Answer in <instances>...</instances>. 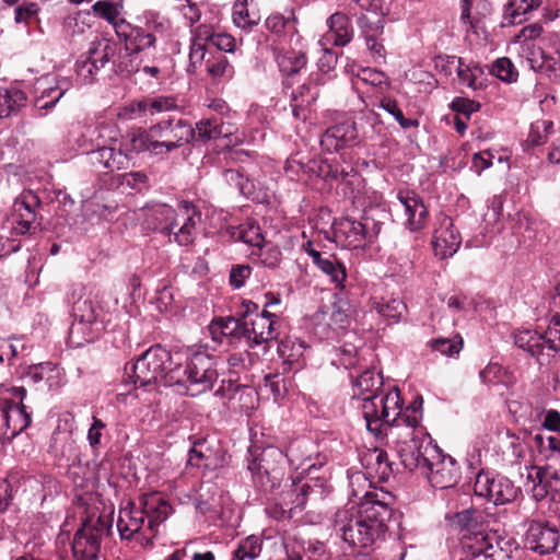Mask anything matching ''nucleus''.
<instances>
[{"instance_id": "obj_1", "label": "nucleus", "mask_w": 560, "mask_h": 560, "mask_svg": "<svg viewBox=\"0 0 560 560\" xmlns=\"http://www.w3.org/2000/svg\"><path fill=\"white\" fill-rule=\"evenodd\" d=\"M385 504L377 493L368 492L362 510L354 508L336 513L335 529L352 547L366 548L384 534Z\"/></svg>"}, {"instance_id": "obj_2", "label": "nucleus", "mask_w": 560, "mask_h": 560, "mask_svg": "<svg viewBox=\"0 0 560 560\" xmlns=\"http://www.w3.org/2000/svg\"><path fill=\"white\" fill-rule=\"evenodd\" d=\"M114 131V126L106 122L97 125L72 126L69 132V142H73L77 148L86 155L88 163L97 171L109 173V167H115L124 160L120 153H115V147L112 142L116 139L112 136L106 138L105 132Z\"/></svg>"}, {"instance_id": "obj_3", "label": "nucleus", "mask_w": 560, "mask_h": 560, "mask_svg": "<svg viewBox=\"0 0 560 560\" xmlns=\"http://www.w3.org/2000/svg\"><path fill=\"white\" fill-rule=\"evenodd\" d=\"M417 424L418 419L415 416H402L400 411L397 412V417L394 418L392 423L387 420V427H390V434L398 438L396 453L400 465L408 471H413L415 469L421 471L424 466V450L429 445H436L429 434L415 435V427Z\"/></svg>"}, {"instance_id": "obj_4", "label": "nucleus", "mask_w": 560, "mask_h": 560, "mask_svg": "<svg viewBox=\"0 0 560 560\" xmlns=\"http://www.w3.org/2000/svg\"><path fill=\"white\" fill-rule=\"evenodd\" d=\"M175 366L171 352L162 346H153L143 352L135 363L125 368L126 375L136 387L152 384L174 386L170 375Z\"/></svg>"}, {"instance_id": "obj_5", "label": "nucleus", "mask_w": 560, "mask_h": 560, "mask_svg": "<svg viewBox=\"0 0 560 560\" xmlns=\"http://www.w3.org/2000/svg\"><path fill=\"white\" fill-rule=\"evenodd\" d=\"M218 376L214 359L205 352H196L185 366L175 364L168 381L183 387L188 395L198 396L210 390Z\"/></svg>"}, {"instance_id": "obj_6", "label": "nucleus", "mask_w": 560, "mask_h": 560, "mask_svg": "<svg viewBox=\"0 0 560 560\" xmlns=\"http://www.w3.org/2000/svg\"><path fill=\"white\" fill-rule=\"evenodd\" d=\"M247 468L252 474L254 482L265 491H272L284 480L287 465L294 462L293 447L290 454H284L277 447H267L258 455L250 454Z\"/></svg>"}, {"instance_id": "obj_7", "label": "nucleus", "mask_w": 560, "mask_h": 560, "mask_svg": "<svg viewBox=\"0 0 560 560\" xmlns=\"http://www.w3.org/2000/svg\"><path fill=\"white\" fill-rule=\"evenodd\" d=\"M73 323L69 330V342L81 347L93 341L105 329L104 318L90 299H80L73 305Z\"/></svg>"}, {"instance_id": "obj_8", "label": "nucleus", "mask_w": 560, "mask_h": 560, "mask_svg": "<svg viewBox=\"0 0 560 560\" xmlns=\"http://www.w3.org/2000/svg\"><path fill=\"white\" fill-rule=\"evenodd\" d=\"M156 156H165L172 151L195 140V129L185 119L168 118L151 126Z\"/></svg>"}, {"instance_id": "obj_9", "label": "nucleus", "mask_w": 560, "mask_h": 560, "mask_svg": "<svg viewBox=\"0 0 560 560\" xmlns=\"http://www.w3.org/2000/svg\"><path fill=\"white\" fill-rule=\"evenodd\" d=\"M25 397L26 389L22 386L0 390L1 411L5 427L10 432V434H7L8 441L28 428L32 422L28 407L24 404Z\"/></svg>"}, {"instance_id": "obj_10", "label": "nucleus", "mask_w": 560, "mask_h": 560, "mask_svg": "<svg viewBox=\"0 0 560 560\" xmlns=\"http://www.w3.org/2000/svg\"><path fill=\"white\" fill-rule=\"evenodd\" d=\"M109 529L110 524L106 517L89 516L74 535L72 542L74 556L80 560H97L102 540Z\"/></svg>"}, {"instance_id": "obj_11", "label": "nucleus", "mask_w": 560, "mask_h": 560, "mask_svg": "<svg viewBox=\"0 0 560 560\" xmlns=\"http://www.w3.org/2000/svg\"><path fill=\"white\" fill-rule=\"evenodd\" d=\"M424 455L421 474L427 477L432 487L447 489L458 482V469L454 459L444 455L438 445H429L424 450Z\"/></svg>"}, {"instance_id": "obj_12", "label": "nucleus", "mask_w": 560, "mask_h": 560, "mask_svg": "<svg viewBox=\"0 0 560 560\" xmlns=\"http://www.w3.org/2000/svg\"><path fill=\"white\" fill-rule=\"evenodd\" d=\"M40 206L42 201L33 190H24L15 198L9 219L12 236L36 233L39 226L37 210Z\"/></svg>"}, {"instance_id": "obj_13", "label": "nucleus", "mask_w": 560, "mask_h": 560, "mask_svg": "<svg viewBox=\"0 0 560 560\" xmlns=\"http://www.w3.org/2000/svg\"><path fill=\"white\" fill-rule=\"evenodd\" d=\"M170 212L174 213L175 218L161 233L167 236L173 234L178 245H192L202 220L201 211L192 202L185 200L178 203L175 211Z\"/></svg>"}, {"instance_id": "obj_14", "label": "nucleus", "mask_w": 560, "mask_h": 560, "mask_svg": "<svg viewBox=\"0 0 560 560\" xmlns=\"http://www.w3.org/2000/svg\"><path fill=\"white\" fill-rule=\"evenodd\" d=\"M118 44L112 38H96L91 43L89 56L85 60L77 62V72L85 82L92 83L94 74L105 68L109 62L116 67L114 57L118 51Z\"/></svg>"}, {"instance_id": "obj_15", "label": "nucleus", "mask_w": 560, "mask_h": 560, "mask_svg": "<svg viewBox=\"0 0 560 560\" xmlns=\"http://www.w3.org/2000/svg\"><path fill=\"white\" fill-rule=\"evenodd\" d=\"M382 223L369 217L363 222L353 219H342L334 223V238L337 245H353L354 243L366 240L372 243L373 237L381 232Z\"/></svg>"}, {"instance_id": "obj_16", "label": "nucleus", "mask_w": 560, "mask_h": 560, "mask_svg": "<svg viewBox=\"0 0 560 560\" xmlns=\"http://www.w3.org/2000/svg\"><path fill=\"white\" fill-rule=\"evenodd\" d=\"M475 494L483 497L495 505L514 501L520 489L504 476L491 477L487 472H479L474 485Z\"/></svg>"}, {"instance_id": "obj_17", "label": "nucleus", "mask_w": 560, "mask_h": 560, "mask_svg": "<svg viewBox=\"0 0 560 560\" xmlns=\"http://www.w3.org/2000/svg\"><path fill=\"white\" fill-rule=\"evenodd\" d=\"M387 212L394 217L404 213L405 224L410 231H417L424 226L428 220V209L422 200L413 191L399 190L396 199L390 201Z\"/></svg>"}, {"instance_id": "obj_18", "label": "nucleus", "mask_w": 560, "mask_h": 560, "mask_svg": "<svg viewBox=\"0 0 560 560\" xmlns=\"http://www.w3.org/2000/svg\"><path fill=\"white\" fill-rule=\"evenodd\" d=\"M154 144V139L151 137V126L148 129H131L121 138L119 147L115 148V153H120L124 160L115 167H109V173L128 168L133 155L142 152H150V154L156 156Z\"/></svg>"}, {"instance_id": "obj_19", "label": "nucleus", "mask_w": 560, "mask_h": 560, "mask_svg": "<svg viewBox=\"0 0 560 560\" xmlns=\"http://www.w3.org/2000/svg\"><path fill=\"white\" fill-rule=\"evenodd\" d=\"M139 503L148 520V525L143 529L142 539L145 546L151 545L159 533V526L167 520L172 512L168 501L159 492L144 493L139 498Z\"/></svg>"}, {"instance_id": "obj_20", "label": "nucleus", "mask_w": 560, "mask_h": 560, "mask_svg": "<svg viewBox=\"0 0 560 560\" xmlns=\"http://www.w3.org/2000/svg\"><path fill=\"white\" fill-rule=\"evenodd\" d=\"M359 78L370 88L365 91V104L370 107L368 120L377 132L382 131V115L376 109H385V91L383 84L385 83V74L375 69H362Z\"/></svg>"}, {"instance_id": "obj_21", "label": "nucleus", "mask_w": 560, "mask_h": 560, "mask_svg": "<svg viewBox=\"0 0 560 560\" xmlns=\"http://www.w3.org/2000/svg\"><path fill=\"white\" fill-rule=\"evenodd\" d=\"M526 544L536 553H552L560 548V528L548 521H530L526 530Z\"/></svg>"}, {"instance_id": "obj_22", "label": "nucleus", "mask_w": 560, "mask_h": 560, "mask_svg": "<svg viewBox=\"0 0 560 560\" xmlns=\"http://www.w3.org/2000/svg\"><path fill=\"white\" fill-rule=\"evenodd\" d=\"M462 542L470 551V556L462 560H493V551L499 547V535L482 524L471 534H463Z\"/></svg>"}, {"instance_id": "obj_23", "label": "nucleus", "mask_w": 560, "mask_h": 560, "mask_svg": "<svg viewBox=\"0 0 560 560\" xmlns=\"http://www.w3.org/2000/svg\"><path fill=\"white\" fill-rule=\"evenodd\" d=\"M225 451L215 439H202L194 443L189 451L191 466L214 470L225 465Z\"/></svg>"}, {"instance_id": "obj_24", "label": "nucleus", "mask_w": 560, "mask_h": 560, "mask_svg": "<svg viewBox=\"0 0 560 560\" xmlns=\"http://www.w3.org/2000/svg\"><path fill=\"white\" fill-rule=\"evenodd\" d=\"M278 317L267 311L255 314L249 322L246 320L245 338L255 345L275 340L278 336Z\"/></svg>"}, {"instance_id": "obj_25", "label": "nucleus", "mask_w": 560, "mask_h": 560, "mask_svg": "<svg viewBox=\"0 0 560 560\" xmlns=\"http://www.w3.org/2000/svg\"><path fill=\"white\" fill-rule=\"evenodd\" d=\"M358 138L355 122L346 119L329 128L320 137V145L327 152H336L351 145Z\"/></svg>"}, {"instance_id": "obj_26", "label": "nucleus", "mask_w": 560, "mask_h": 560, "mask_svg": "<svg viewBox=\"0 0 560 560\" xmlns=\"http://www.w3.org/2000/svg\"><path fill=\"white\" fill-rule=\"evenodd\" d=\"M224 180L240 190V192L257 203H265L269 201V194L264 188H257L255 183L250 180L244 168H228L223 172Z\"/></svg>"}, {"instance_id": "obj_27", "label": "nucleus", "mask_w": 560, "mask_h": 560, "mask_svg": "<svg viewBox=\"0 0 560 560\" xmlns=\"http://www.w3.org/2000/svg\"><path fill=\"white\" fill-rule=\"evenodd\" d=\"M328 32L324 38L331 42L335 46L343 47L348 45L354 35L353 25L348 14L335 12L327 19Z\"/></svg>"}, {"instance_id": "obj_28", "label": "nucleus", "mask_w": 560, "mask_h": 560, "mask_svg": "<svg viewBox=\"0 0 560 560\" xmlns=\"http://www.w3.org/2000/svg\"><path fill=\"white\" fill-rule=\"evenodd\" d=\"M319 96L318 82L310 78L291 94L290 106L292 114L296 119L305 120L307 118L308 106Z\"/></svg>"}, {"instance_id": "obj_29", "label": "nucleus", "mask_w": 560, "mask_h": 560, "mask_svg": "<svg viewBox=\"0 0 560 560\" xmlns=\"http://www.w3.org/2000/svg\"><path fill=\"white\" fill-rule=\"evenodd\" d=\"M144 513L141 505L138 506L133 502H129L120 509L117 521V528L122 539H130L139 534L144 525Z\"/></svg>"}, {"instance_id": "obj_30", "label": "nucleus", "mask_w": 560, "mask_h": 560, "mask_svg": "<svg viewBox=\"0 0 560 560\" xmlns=\"http://www.w3.org/2000/svg\"><path fill=\"white\" fill-rule=\"evenodd\" d=\"M363 416L368 430L376 438L381 436L385 424V395L364 398Z\"/></svg>"}, {"instance_id": "obj_31", "label": "nucleus", "mask_w": 560, "mask_h": 560, "mask_svg": "<svg viewBox=\"0 0 560 560\" xmlns=\"http://www.w3.org/2000/svg\"><path fill=\"white\" fill-rule=\"evenodd\" d=\"M194 129L196 133L195 140L202 142L217 140L232 133L231 128L225 126L222 118L218 116L199 120Z\"/></svg>"}, {"instance_id": "obj_32", "label": "nucleus", "mask_w": 560, "mask_h": 560, "mask_svg": "<svg viewBox=\"0 0 560 560\" xmlns=\"http://www.w3.org/2000/svg\"><path fill=\"white\" fill-rule=\"evenodd\" d=\"M514 343L517 348L527 352L533 358H536V360L541 363L540 355L547 345L545 335L530 329L517 330L514 334Z\"/></svg>"}, {"instance_id": "obj_33", "label": "nucleus", "mask_w": 560, "mask_h": 560, "mask_svg": "<svg viewBox=\"0 0 560 560\" xmlns=\"http://www.w3.org/2000/svg\"><path fill=\"white\" fill-rule=\"evenodd\" d=\"M228 233L232 241L243 242L245 245H264L265 237L259 224L254 219H247L237 226H231Z\"/></svg>"}, {"instance_id": "obj_34", "label": "nucleus", "mask_w": 560, "mask_h": 560, "mask_svg": "<svg viewBox=\"0 0 560 560\" xmlns=\"http://www.w3.org/2000/svg\"><path fill=\"white\" fill-rule=\"evenodd\" d=\"M544 2L545 0H509L504 8V20L510 24H520L523 20H517L518 18L524 16L527 20V15L538 10Z\"/></svg>"}, {"instance_id": "obj_35", "label": "nucleus", "mask_w": 560, "mask_h": 560, "mask_svg": "<svg viewBox=\"0 0 560 560\" xmlns=\"http://www.w3.org/2000/svg\"><path fill=\"white\" fill-rule=\"evenodd\" d=\"M298 18L293 10L289 11L288 15L281 13L270 14L265 22L266 28L277 36L294 35L298 33L296 28Z\"/></svg>"}, {"instance_id": "obj_36", "label": "nucleus", "mask_w": 560, "mask_h": 560, "mask_svg": "<svg viewBox=\"0 0 560 560\" xmlns=\"http://www.w3.org/2000/svg\"><path fill=\"white\" fill-rule=\"evenodd\" d=\"M25 102L26 94L22 90L0 86V119L16 113Z\"/></svg>"}, {"instance_id": "obj_37", "label": "nucleus", "mask_w": 560, "mask_h": 560, "mask_svg": "<svg viewBox=\"0 0 560 560\" xmlns=\"http://www.w3.org/2000/svg\"><path fill=\"white\" fill-rule=\"evenodd\" d=\"M210 330L212 334L220 332L222 336L240 339L245 337L246 319L221 317L211 323Z\"/></svg>"}, {"instance_id": "obj_38", "label": "nucleus", "mask_w": 560, "mask_h": 560, "mask_svg": "<svg viewBox=\"0 0 560 560\" xmlns=\"http://www.w3.org/2000/svg\"><path fill=\"white\" fill-rule=\"evenodd\" d=\"M308 170L311 176L319 177L324 180H337L339 177L346 178L347 173L340 170L338 162L329 160H311Z\"/></svg>"}, {"instance_id": "obj_39", "label": "nucleus", "mask_w": 560, "mask_h": 560, "mask_svg": "<svg viewBox=\"0 0 560 560\" xmlns=\"http://www.w3.org/2000/svg\"><path fill=\"white\" fill-rule=\"evenodd\" d=\"M290 489L282 493L287 500L284 503L289 506V512L293 515L298 511H302L305 508L307 497L313 492L312 487L308 483L295 485L291 483Z\"/></svg>"}, {"instance_id": "obj_40", "label": "nucleus", "mask_w": 560, "mask_h": 560, "mask_svg": "<svg viewBox=\"0 0 560 560\" xmlns=\"http://www.w3.org/2000/svg\"><path fill=\"white\" fill-rule=\"evenodd\" d=\"M307 253L313 258L315 265H317L325 273H327L331 281L341 284L346 279V270L343 266L329 258H323L318 252L313 247H306Z\"/></svg>"}, {"instance_id": "obj_41", "label": "nucleus", "mask_w": 560, "mask_h": 560, "mask_svg": "<svg viewBox=\"0 0 560 560\" xmlns=\"http://www.w3.org/2000/svg\"><path fill=\"white\" fill-rule=\"evenodd\" d=\"M232 18L237 27L247 32L260 22V16L256 12H249L247 0H236L233 5Z\"/></svg>"}, {"instance_id": "obj_42", "label": "nucleus", "mask_w": 560, "mask_h": 560, "mask_svg": "<svg viewBox=\"0 0 560 560\" xmlns=\"http://www.w3.org/2000/svg\"><path fill=\"white\" fill-rule=\"evenodd\" d=\"M383 27L380 24V20L372 16L368 19V26H363V33L368 48L376 56L382 57L384 45H383Z\"/></svg>"}, {"instance_id": "obj_43", "label": "nucleus", "mask_w": 560, "mask_h": 560, "mask_svg": "<svg viewBox=\"0 0 560 560\" xmlns=\"http://www.w3.org/2000/svg\"><path fill=\"white\" fill-rule=\"evenodd\" d=\"M277 62L280 71L290 77L300 72L306 66L307 58L302 51L290 50L278 55Z\"/></svg>"}, {"instance_id": "obj_44", "label": "nucleus", "mask_w": 560, "mask_h": 560, "mask_svg": "<svg viewBox=\"0 0 560 560\" xmlns=\"http://www.w3.org/2000/svg\"><path fill=\"white\" fill-rule=\"evenodd\" d=\"M555 305L560 306V282L555 288L552 296ZM547 347L552 351H560V315H555L545 332Z\"/></svg>"}, {"instance_id": "obj_45", "label": "nucleus", "mask_w": 560, "mask_h": 560, "mask_svg": "<svg viewBox=\"0 0 560 560\" xmlns=\"http://www.w3.org/2000/svg\"><path fill=\"white\" fill-rule=\"evenodd\" d=\"M553 131V121L540 119L530 125L526 139L527 147H539L547 142L549 135Z\"/></svg>"}, {"instance_id": "obj_46", "label": "nucleus", "mask_w": 560, "mask_h": 560, "mask_svg": "<svg viewBox=\"0 0 560 560\" xmlns=\"http://www.w3.org/2000/svg\"><path fill=\"white\" fill-rule=\"evenodd\" d=\"M482 514L475 510H464L454 516V523L460 528L463 534H471L478 527H482Z\"/></svg>"}, {"instance_id": "obj_47", "label": "nucleus", "mask_w": 560, "mask_h": 560, "mask_svg": "<svg viewBox=\"0 0 560 560\" xmlns=\"http://www.w3.org/2000/svg\"><path fill=\"white\" fill-rule=\"evenodd\" d=\"M261 552V542L255 536L243 539L233 552L232 560H255Z\"/></svg>"}, {"instance_id": "obj_48", "label": "nucleus", "mask_w": 560, "mask_h": 560, "mask_svg": "<svg viewBox=\"0 0 560 560\" xmlns=\"http://www.w3.org/2000/svg\"><path fill=\"white\" fill-rule=\"evenodd\" d=\"M206 69L213 80L229 79L234 74V68L225 56L219 55L206 61Z\"/></svg>"}, {"instance_id": "obj_49", "label": "nucleus", "mask_w": 560, "mask_h": 560, "mask_svg": "<svg viewBox=\"0 0 560 560\" xmlns=\"http://www.w3.org/2000/svg\"><path fill=\"white\" fill-rule=\"evenodd\" d=\"M463 345L464 341L459 335L451 338H436L430 343L432 350L447 357L457 355L462 351Z\"/></svg>"}, {"instance_id": "obj_50", "label": "nucleus", "mask_w": 560, "mask_h": 560, "mask_svg": "<svg viewBox=\"0 0 560 560\" xmlns=\"http://www.w3.org/2000/svg\"><path fill=\"white\" fill-rule=\"evenodd\" d=\"M310 164L311 160L304 162L298 155H291L285 162L284 172L290 179L300 180L304 175L311 176Z\"/></svg>"}, {"instance_id": "obj_51", "label": "nucleus", "mask_w": 560, "mask_h": 560, "mask_svg": "<svg viewBox=\"0 0 560 560\" xmlns=\"http://www.w3.org/2000/svg\"><path fill=\"white\" fill-rule=\"evenodd\" d=\"M155 40L156 38L152 33H148L142 27L138 26L130 40L126 44V48H130L132 51L138 52L152 47L155 44Z\"/></svg>"}, {"instance_id": "obj_52", "label": "nucleus", "mask_w": 560, "mask_h": 560, "mask_svg": "<svg viewBox=\"0 0 560 560\" xmlns=\"http://www.w3.org/2000/svg\"><path fill=\"white\" fill-rule=\"evenodd\" d=\"M474 5V0H460L459 1V22L465 27L467 33H477L479 19L476 15H472L471 10Z\"/></svg>"}, {"instance_id": "obj_53", "label": "nucleus", "mask_w": 560, "mask_h": 560, "mask_svg": "<svg viewBox=\"0 0 560 560\" xmlns=\"http://www.w3.org/2000/svg\"><path fill=\"white\" fill-rule=\"evenodd\" d=\"M355 2L362 10L366 11L362 16L363 26H368V19H372V16H375L380 20V24L384 25L383 0H355Z\"/></svg>"}, {"instance_id": "obj_54", "label": "nucleus", "mask_w": 560, "mask_h": 560, "mask_svg": "<svg viewBox=\"0 0 560 560\" xmlns=\"http://www.w3.org/2000/svg\"><path fill=\"white\" fill-rule=\"evenodd\" d=\"M124 113L129 119H142L150 116L149 96L133 100L124 107Z\"/></svg>"}, {"instance_id": "obj_55", "label": "nucleus", "mask_w": 560, "mask_h": 560, "mask_svg": "<svg viewBox=\"0 0 560 560\" xmlns=\"http://www.w3.org/2000/svg\"><path fill=\"white\" fill-rule=\"evenodd\" d=\"M387 114H390L405 130L419 127V120L413 117H407L396 101L387 98Z\"/></svg>"}, {"instance_id": "obj_56", "label": "nucleus", "mask_w": 560, "mask_h": 560, "mask_svg": "<svg viewBox=\"0 0 560 560\" xmlns=\"http://www.w3.org/2000/svg\"><path fill=\"white\" fill-rule=\"evenodd\" d=\"M481 73L482 71L480 68H471L465 65L462 58H458L457 77L460 84L476 90L478 88L476 83L477 74Z\"/></svg>"}, {"instance_id": "obj_57", "label": "nucleus", "mask_w": 560, "mask_h": 560, "mask_svg": "<svg viewBox=\"0 0 560 560\" xmlns=\"http://www.w3.org/2000/svg\"><path fill=\"white\" fill-rule=\"evenodd\" d=\"M540 55V62L537 58H533L532 62L537 63L538 69L541 72H545L549 78L551 77H558L560 74V61L546 54L544 50H539Z\"/></svg>"}, {"instance_id": "obj_58", "label": "nucleus", "mask_w": 560, "mask_h": 560, "mask_svg": "<svg viewBox=\"0 0 560 560\" xmlns=\"http://www.w3.org/2000/svg\"><path fill=\"white\" fill-rule=\"evenodd\" d=\"M93 12L100 18L106 20L110 25L119 16V11L113 2L109 1H96L92 7Z\"/></svg>"}, {"instance_id": "obj_59", "label": "nucleus", "mask_w": 560, "mask_h": 560, "mask_svg": "<svg viewBox=\"0 0 560 560\" xmlns=\"http://www.w3.org/2000/svg\"><path fill=\"white\" fill-rule=\"evenodd\" d=\"M150 116L176 108V101L172 96H149Z\"/></svg>"}, {"instance_id": "obj_60", "label": "nucleus", "mask_w": 560, "mask_h": 560, "mask_svg": "<svg viewBox=\"0 0 560 560\" xmlns=\"http://www.w3.org/2000/svg\"><path fill=\"white\" fill-rule=\"evenodd\" d=\"M121 184L140 191L149 186V177L142 171L129 172L121 175Z\"/></svg>"}, {"instance_id": "obj_61", "label": "nucleus", "mask_w": 560, "mask_h": 560, "mask_svg": "<svg viewBox=\"0 0 560 560\" xmlns=\"http://www.w3.org/2000/svg\"><path fill=\"white\" fill-rule=\"evenodd\" d=\"M506 371L498 363H489L479 372V377L485 384H494L503 380Z\"/></svg>"}, {"instance_id": "obj_62", "label": "nucleus", "mask_w": 560, "mask_h": 560, "mask_svg": "<svg viewBox=\"0 0 560 560\" xmlns=\"http://www.w3.org/2000/svg\"><path fill=\"white\" fill-rule=\"evenodd\" d=\"M494 155L490 150H483L472 155L470 170L480 175L485 170L493 165Z\"/></svg>"}, {"instance_id": "obj_63", "label": "nucleus", "mask_w": 560, "mask_h": 560, "mask_svg": "<svg viewBox=\"0 0 560 560\" xmlns=\"http://www.w3.org/2000/svg\"><path fill=\"white\" fill-rule=\"evenodd\" d=\"M404 513L399 510H390L388 522L390 525H387V533L389 536L396 537L397 540H401L405 533V527L402 524Z\"/></svg>"}, {"instance_id": "obj_64", "label": "nucleus", "mask_w": 560, "mask_h": 560, "mask_svg": "<svg viewBox=\"0 0 560 560\" xmlns=\"http://www.w3.org/2000/svg\"><path fill=\"white\" fill-rule=\"evenodd\" d=\"M493 72L500 80L506 82H512L516 75L513 65L508 58L498 59L493 66Z\"/></svg>"}]
</instances>
